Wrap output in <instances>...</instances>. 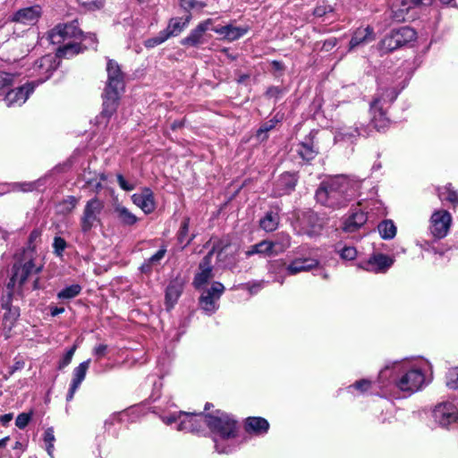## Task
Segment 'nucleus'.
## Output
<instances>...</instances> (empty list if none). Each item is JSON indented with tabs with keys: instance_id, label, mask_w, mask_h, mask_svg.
<instances>
[{
	"instance_id": "4d7b16f0",
	"label": "nucleus",
	"mask_w": 458,
	"mask_h": 458,
	"mask_svg": "<svg viewBox=\"0 0 458 458\" xmlns=\"http://www.w3.org/2000/svg\"><path fill=\"white\" fill-rule=\"evenodd\" d=\"M371 386V382L368 379H361L349 386V389H356L360 393L368 391Z\"/></svg>"
},
{
	"instance_id": "49530a36",
	"label": "nucleus",
	"mask_w": 458,
	"mask_h": 458,
	"mask_svg": "<svg viewBox=\"0 0 458 458\" xmlns=\"http://www.w3.org/2000/svg\"><path fill=\"white\" fill-rule=\"evenodd\" d=\"M446 385L449 388L458 389V368L451 369L446 376Z\"/></svg>"
},
{
	"instance_id": "39448f33",
	"label": "nucleus",
	"mask_w": 458,
	"mask_h": 458,
	"mask_svg": "<svg viewBox=\"0 0 458 458\" xmlns=\"http://www.w3.org/2000/svg\"><path fill=\"white\" fill-rule=\"evenodd\" d=\"M199 306L208 314L214 313L217 308V301L225 291V286L219 282H214L209 287L200 288Z\"/></svg>"
},
{
	"instance_id": "9b49d317",
	"label": "nucleus",
	"mask_w": 458,
	"mask_h": 458,
	"mask_svg": "<svg viewBox=\"0 0 458 458\" xmlns=\"http://www.w3.org/2000/svg\"><path fill=\"white\" fill-rule=\"evenodd\" d=\"M208 414L178 412L179 424L177 429L180 431L199 432L204 424H207Z\"/></svg>"
},
{
	"instance_id": "e433bc0d",
	"label": "nucleus",
	"mask_w": 458,
	"mask_h": 458,
	"mask_svg": "<svg viewBox=\"0 0 458 458\" xmlns=\"http://www.w3.org/2000/svg\"><path fill=\"white\" fill-rule=\"evenodd\" d=\"M381 50L385 53L393 52L401 47L394 36L390 32L386 35L380 43Z\"/></svg>"
},
{
	"instance_id": "b1692460",
	"label": "nucleus",
	"mask_w": 458,
	"mask_h": 458,
	"mask_svg": "<svg viewBox=\"0 0 458 458\" xmlns=\"http://www.w3.org/2000/svg\"><path fill=\"white\" fill-rule=\"evenodd\" d=\"M3 308L7 310L4 315L3 327L4 334L5 337L8 338L11 336V330L19 318L20 312L17 308L8 307L7 303H3Z\"/></svg>"
},
{
	"instance_id": "680f3d73",
	"label": "nucleus",
	"mask_w": 458,
	"mask_h": 458,
	"mask_svg": "<svg viewBox=\"0 0 458 458\" xmlns=\"http://www.w3.org/2000/svg\"><path fill=\"white\" fill-rule=\"evenodd\" d=\"M188 231H189V219H184V221L182 223V226L180 229L179 235H178V239L181 243H183L184 238L187 235Z\"/></svg>"
},
{
	"instance_id": "1a4fd4ad",
	"label": "nucleus",
	"mask_w": 458,
	"mask_h": 458,
	"mask_svg": "<svg viewBox=\"0 0 458 458\" xmlns=\"http://www.w3.org/2000/svg\"><path fill=\"white\" fill-rule=\"evenodd\" d=\"M394 261V259L387 255L375 253L367 260L360 262L358 267L375 274H384L392 267Z\"/></svg>"
},
{
	"instance_id": "79ce46f5",
	"label": "nucleus",
	"mask_w": 458,
	"mask_h": 458,
	"mask_svg": "<svg viewBox=\"0 0 458 458\" xmlns=\"http://www.w3.org/2000/svg\"><path fill=\"white\" fill-rule=\"evenodd\" d=\"M180 6L186 12H191L192 9H203L207 6L205 2L197 0H179Z\"/></svg>"
},
{
	"instance_id": "c756f323",
	"label": "nucleus",
	"mask_w": 458,
	"mask_h": 458,
	"mask_svg": "<svg viewBox=\"0 0 458 458\" xmlns=\"http://www.w3.org/2000/svg\"><path fill=\"white\" fill-rule=\"evenodd\" d=\"M184 29L185 28L182 22V18L174 17L169 20L166 28L162 31L168 39L172 37H176L180 35Z\"/></svg>"
},
{
	"instance_id": "5701e85b",
	"label": "nucleus",
	"mask_w": 458,
	"mask_h": 458,
	"mask_svg": "<svg viewBox=\"0 0 458 458\" xmlns=\"http://www.w3.org/2000/svg\"><path fill=\"white\" fill-rule=\"evenodd\" d=\"M301 225L303 233L312 236L321 231L324 224L316 214L310 213L307 217L303 218Z\"/></svg>"
},
{
	"instance_id": "412c9836",
	"label": "nucleus",
	"mask_w": 458,
	"mask_h": 458,
	"mask_svg": "<svg viewBox=\"0 0 458 458\" xmlns=\"http://www.w3.org/2000/svg\"><path fill=\"white\" fill-rule=\"evenodd\" d=\"M318 265V260L313 259H296L287 267V274L290 276L301 272L309 271Z\"/></svg>"
},
{
	"instance_id": "f704fd0d",
	"label": "nucleus",
	"mask_w": 458,
	"mask_h": 458,
	"mask_svg": "<svg viewBox=\"0 0 458 458\" xmlns=\"http://www.w3.org/2000/svg\"><path fill=\"white\" fill-rule=\"evenodd\" d=\"M438 195L440 199L443 201H448L451 203L458 202V194L451 186V184H447L439 188Z\"/></svg>"
},
{
	"instance_id": "f3484780",
	"label": "nucleus",
	"mask_w": 458,
	"mask_h": 458,
	"mask_svg": "<svg viewBox=\"0 0 458 458\" xmlns=\"http://www.w3.org/2000/svg\"><path fill=\"white\" fill-rule=\"evenodd\" d=\"M90 360H87L81 363H80L72 371V379L71 383V386L69 389V393L67 394V401H70L73 398V395L82 381L85 379L87 371L89 368Z\"/></svg>"
},
{
	"instance_id": "a878e982",
	"label": "nucleus",
	"mask_w": 458,
	"mask_h": 458,
	"mask_svg": "<svg viewBox=\"0 0 458 458\" xmlns=\"http://www.w3.org/2000/svg\"><path fill=\"white\" fill-rule=\"evenodd\" d=\"M367 221V216L363 212H355L349 216L343 225V230L347 233H352L358 230Z\"/></svg>"
},
{
	"instance_id": "6ab92c4d",
	"label": "nucleus",
	"mask_w": 458,
	"mask_h": 458,
	"mask_svg": "<svg viewBox=\"0 0 458 458\" xmlns=\"http://www.w3.org/2000/svg\"><path fill=\"white\" fill-rule=\"evenodd\" d=\"M212 278L213 275L210 266V257L208 255L199 265V272L195 276L194 285L198 289L204 288L208 282Z\"/></svg>"
},
{
	"instance_id": "4c0bfd02",
	"label": "nucleus",
	"mask_w": 458,
	"mask_h": 458,
	"mask_svg": "<svg viewBox=\"0 0 458 458\" xmlns=\"http://www.w3.org/2000/svg\"><path fill=\"white\" fill-rule=\"evenodd\" d=\"M286 93V89L284 87L278 86H270L265 92V97L267 99H273L274 101H277Z\"/></svg>"
},
{
	"instance_id": "e2e57ef3",
	"label": "nucleus",
	"mask_w": 458,
	"mask_h": 458,
	"mask_svg": "<svg viewBox=\"0 0 458 458\" xmlns=\"http://www.w3.org/2000/svg\"><path fill=\"white\" fill-rule=\"evenodd\" d=\"M267 250H266L265 256L272 257L280 254L281 252L277 250L276 245L274 242L267 241Z\"/></svg>"
},
{
	"instance_id": "6e6d98bb",
	"label": "nucleus",
	"mask_w": 458,
	"mask_h": 458,
	"mask_svg": "<svg viewBox=\"0 0 458 458\" xmlns=\"http://www.w3.org/2000/svg\"><path fill=\"white\" fill-rule=\"evenodd\" d=\"M300 156L306 160H311L316 155V151L310 146L302 144L299 149Z\"/></svg>"
},
{
	"instance_id": "2f4dec72",
	"label": "nucleus",
	"mask_w": 458,
	"mask_h": 458,
	"mask_svg": "<svg viewBox=\"0 0 458 458\" xmlns=\"http://www.w3.org/2000/svg\"><path fill=\"white\" fill-rule=\"evenodd\" d=\"M114 213L116 214L119 221L126 225H132L137 222V217L134 216L127 208L117 205L114 208Z\"/></svg>"
},
{
	"instance_id": "69168bd1",
	"label": "nucleus",
	"mask_w": 458,
	"mask_h": 458,
	"mask_svg": "<svg viewBox=\"0 0 458 458\" xmlns=\"http://www.w3.org/2000/svg\"><path fill=\"white\" fill-rule=\"evenodd\" d=\"M117 181L120 187L124 191H129L134 189V184L129 183L121 174L117 176Z\"/></svg>"
},
{
	"instance_id": "de8ad7c7",
	"label": "nucleus",
	"mask_w": 458,
	"mask_h": 458,
	"mask_svg": "<svg viewBox=\"0 0 458 458\" xmlns=\"http://www.w3.org/2000/svg\"><path fill=\"white\" fill-rule=\"evenodd\" d=\"M167 38L163 33V31H159L158 34L153 38H150L145 41V47L148 48L155 47L158 45H161L165 41H166Z\"/></svg>"
},
{
	"instance_id": "bb28decb",
	"label": "nucleus",
	"mask_w": 458,
	"mask_h": 458,
	"mask_svg": "<svg viewBox=\"0 0 458 458\" xmlns=\"http://www.w3.org/2000/svg\"><path fill=\"white\" fill-rule=\"evenodd\" d=\"M295 184L296 178L293 174L285 173L282 174L276 183L278 194L282 195L289 192L295 187Z\"/></svg>"
},
{
	"instance_id": "8fccbe9b",
	"label": "nucleus",
	"mask_w": 458,
	"mask_h": 458,
	"mask_svg": "<svg viewBox=\"0 0 458 458\" xmlns=\"http://www.w3.org/2000/svg\"><path fill=\"white\" fill-rule=\"evenodd\" d=\"M80 4L88 10H98L104 6L105 0H77Z\"/></svg>"
},
{
	"instance_id": "72a5a7b5",
	"label": "nucleus",
	"mask_w": 458,
	"mask_h": 458,
	"mask_svg": "<svg viewBox=\"0 0 458 458\" xmlns=\"http://www.w3.org/2000/svg\"><path fill=\"white\" fill-rule=\"evenodd\" d=\"M390 120L387 116H372L369 120V132L374 129L377 131H381L389 127Z\"/></svg>"
},
{
	"instance_id": "423d86ee",
	"label": "nucleus",
	"mask_w": 458,
	"mask_h": 458,
	"mask_svg": "<svg viewBox=\"0 0 458 458\" xmlns=\"http://www.w3.org/2000/svg\"><path fill=\"white\" fill-rule=\"evenodd\" d=\"M452 225L451 214L444 209L436 210L429 219L430 233L437 239L445 237Z\"/></svg>"
},
{
	"instance_id": "a211bd4d",
	"label": "nucleus",
	"mask_w": 458,
	"mask_h": 458,
	"mask_svg": "<svg viewBox=\"0 0 458 458\" xmlns=\"http://www.w3.org/2000/svg\"><path fill=\"white\" fill-rule=\"evenodd\" d=\"M212 30L228 41H234L244 36L249 29L247 27H235L232 24L212 28Z\"/></svg>"
},
{
	"instance_id": "4468645a",
	"label": "nucleus",
	"mask_w": 458,
	"mask_h": 458,
	"mask_svg": "<svg viewBox=\"0 0 458 458\" xmlns=\"http://www.w3.org/2000/svg\"><path fill=\"white\" fill-rule=\"evenodd\" d=\"M41 14L42 9L40 5L36 4L19 9L12 15L10 21L30 26L38 22Z\"/></svg>"
},
{
	"instance_id": "c9c22d12",
	"label": "nucleus",
	"mask_w": 458,
	"mask_h": 458,
	"mask_svg": "<svg viewBox=\"0 0 458 458\" xmlns=\"http://www.w3.org/2000/svg\"><path fill=\"white\" fill-rule=\"evenodd\" d=\"M278 225V216L276 213L269 212L260 220V226L267 232H272Z\"/></svg>"
},
{
	"instance_id": "3c124183",
	"label": "nucleus",
	"mask_w": 458,
	"mask_h": 458,
	"mask_svg": "<svg viewBox=\"0 0 458 458\" xmlns=\"http://www.w3.org/2000/svg\"><path fill=\"white\" fill-rule=\"evenodd\" d=\"M80 39H81L80 43H81V44H82V42H86V44L82 47L84 49L89 48V47L96 48V47H97V42H98L97 37L93 33L84 34L82 32V36H81Z\"/></svg>"
},
{
	"instance_id": "2eb2a0df",
	"label": "nucleus",
	"mask_w": 458,
	"mask_h": 458,
	"mask_svg": "<svg viewBox=\"0 0 458 458\" xmlns=\"http://www.w3.org/2000/svg\"><path fill=\"white\" fill-rule=\"evenodd\" d=\"M435 420L441 426L446 427L457 420V410L452 403L437 405L433 411Z\"/></svg>"
},
{
	"instance_id": "9d476101",
	"label": "nucleus",
	"mask_w": 458,
	"mask_h": 458,
	"mask_svg": "<svg viewBox=\"0 0 458 458\" xmlns=\"http://www.w3.org/2000/svg\"><path fill=\"white\" fill-rule=\"evenodd\" d=\"M212 24V19H207L200 21L190 31L187 37L181 39L180 44L185 47H199L208 41L206 32L209 30Z\"/></svg>"
},
{
	"instance_id": "37998d69",
	"label": "nucleus",
	"mask_w": 458,
	"mask_h": 458,
	"mask_svg": "<svg viewBox=\"0 0 458 458\" xmlns=\"http://www.w3.org/2000/svg\"><path fill=\"white\" fill-rule=\"evenodd\" d=\"M267 247H268V245H267V241H262L257 244L250 246V248L245 251V256L247 258H249L254 254L265 255L266 250H267Z\"/></svg>"
},
{
	"instance_id": "58836bf2",
	"label": "nucleus",
	"mask_w": 458,
	"mask_h": 458,
	"mask_svg": "<svg viewBox=\"0 0 458 458\" xmlns=\"http://www.w3.org/2000/svg\"><path fill=\"white\" fill-rule=\"evenodd\" d=\"M81 291V287L79 284H72L64 290L60 291L57 294L59 299H72L77 296Z\"/></svg>"
},
{
	"instance_id": "f03ea898",
	"label": "nucleus",
	"mask_w": 458,
	"mask_h": 458,
	"mask_svg": "<svg viewBox=\"0 0 458 458\" xmlns=\"http://www.w3.org/2000/svg\"><path fill=\"white\" fill-rule=\"evenodd\" d=\"M431 368L428 362L420 365L398 364L393 367L394 386L402 392L413 394L428 383L427 374Z\"/></svg>"
},
{
	"instance_id": "13d9d810",
	"label": "nucleus",
	"mask_w": 458,
	"mask_h": 458,
	"mask_svg": "<svg viewBox=\"0 0 458 458\" xmlns=\"http://www.w3.org/2000/svg\"><path fill=\"white\" fill-rule=\"evenodd\" d=\"M165 250H159L157 251L153 256H151L148 259V264L142 266L143 271H148L149 265H154L157 263L160 259H162L165 256Z\"/></svg>"
},
{
	"instance_id": "338daca9",
	"label": "nucleus",
	"mask_w": 458,
	"mask_h": 458,
	"mask_svg": "<svg viewBox=\"0 0 458 458\" xmlns=\"http://www.w3.org/2000/svg\"><path fill=\"white\" fill-rule=\"evenodd\" d=\"M337 44V39L335 38H330L327 39L323 44V48L327 51L333 49Z\"/></svg>"
},
{
	"instance_id": "f8f14e48",
	"label": "nucleus",
	"mask_w": 458,
	"mask_h": 458,
	"mask_svg": "<svg viewBox=\"0 0 458 458\" xmlns=\"http://www.w3.org/2000/svg\"><path fill=\"white\" fill-rule=\"evenodd\" d=\"M103 207V202L96 198L87 202L83 215L81 218V229L83 232L89 231L98 221V216L100 215Z\"/></svg>"
},
{
	"instance_id": "a19ab883",
	"label": "nucleus",
	"mask_w": 458,
	"mask_h": 458,
	"mask_svg": "<svg viewBox=\"0 0 458 458\" xmlns=\"http://www.w3.org/2000/svg\"><path fill=\"white\" fill-rule=\"evenodd\" d=\"M55 441V437L54 435V429L52 428H48L44 433V442L46 444V450L49 456L53 457L54 454V443Z\"/></svg>"
},
{
	"instance_id": "393cba45",
	"label": "nucleus",
	"mask_w": 458,
	"mask_h": 458,
	"mask_svg": "<svg viewBox=\"0 0 458 458\" xmlns=\"http://www.w3.org/2000/svg\"><path fill=\"white\" fill-rule=\"evenodd\" d=\"M400 47H403L416 38V31L409 26H403L391 30Z\"/></svg>"
},
{
	"instance_id": "774afa93",
	"label": "nucleus",
	"mask_w": 458,
	"mask_h": 458,
	"mask_svg": "<svg viewBox=\"0 0 458 458\" xmlns=\"http://www.w3.org/2000/svg\"><path fill=\"white\" fill-rule=\"evenodd\" d=\"M162 420L166 425H171L172 423H174V422L179 423L178 412L169 415V416H164V417H162Z\"/></svg>"
},
{
	"instance_id": "c03bdc74",
	"label": "nucleus",
	"mask_w": 458,
	"mask_h": 458,
	"mask_svg": "<svg viewBox=\"0 0 458 458\" xmlns=\"http://www.w3.org/2000/svg\"><path fill=\"white\" fill-rule=\"evenodd\" d=\"M386 102L382 98H375L373 101L370 103V112L376 114H386V109L385 108V105Z\"/></svg>"
},
{
	"instance_id": "bf43d9fd",
	"label": "nucleus",
	"mask_w": 458,
	"mask_h": 458,
	"mask_svg": "<svg viewBox=\"0 0 458 458\" xmlns=\"http://www.w3.org/2000/svg\"><path fill=\"white\" fill-rule=\"evenodd\" d=\"M31 414L22 412L19 414L15 420V425L19 428H24L30 422Z\"/></svg>"
},
{
	"instance_id": "0e129e2a",
	"label": "nucleus",
	"mask_w": 458,
	"mask_h": 458,
	"mask_svg": "<svg viewBox=\"0 0 458 458\" xmlns=\"http://www.w3.org/2000/svg\"><path fill=\"white\" fill-rule=\"evenodd\" d=\"M107 348L108 346L106 344H98L94 347L92 352L98 359H100L106 355Z\"/></svg>"
},
{
	"instance_id": "4be33fe9",
	"label": "nucleus",
	"mask_w": 458,
	"mask_h": 458,
	"mask_svg": "<svg viewBox=\"0 0 458 458\" xmlns=\"http://www.w3.org/2000/svg\"><path fill=\"white\" fill-rule=\"evenodd\" d=\"M269 423L261 417H250L245 421V429L248 433L262 435L267 432Z\"/></svg>"
},
{
	"instance_id": "09e8293b",
	"label": "nucleus",
	"mask_w": 458,
	"mask_h": 458,
	"mask_svg": "<svg viewBox=\"0 0 458 458\" xmlns=\"http://www.w3.org/2000/svg\"><path fill=\"white\" fill-rule=\"evenodd\" d=\"M78 200L74 197H68L59 206V211L62 213L71 212L77 205Z\"/></svg>"
},
{
	"instance_id": "cd10ccee",
	"label": "nucleus",
	"mask_w": 458,
	"mask_h": 458,
	"mask_svg": "<svg viewBox=\"0 0 458 458\" xmlns=\"http://www.w3.org/2000/svg\"><path fill=\"white\" fill-rule=\"evenodd\" d=\"M83 50L84 48L82 47L81 43L69 42L58 47L56 56L59 58H70L75 55H78Z\"/></svg>"
},
{
	"instance_id": "6e6552de",
	"label": "nucleus",
	"mask_w": 458,
	"mask_h": 458,
	"mask_svg": "<svg viewBox=\"0 0 458 458\" xmlns=\"http://www.w3.org/2000/svg\"><path fill=\"white\" fill-rule=\"evenodd\" d=\"M81 36H82V31L79 28L77 20L56 25L49 34L51 41L55 44H59L62 40L68 38H80Z\"/></svg>"
},
{
	"instance_id": "c85d7f7f",
	"label": "nucleus",
	"mask_w": 458,
	"mask_h": 458,
	"mask_svg": "<svg viewBox=\"0 0 458 458\" xmlns=\"http://www.w3.org/2000/svg\"><path fill=\"white\" fill-rule=\"evenodd\" d=\"M34 266L31 261L25 263L21 267H14V273L11 279L13 284H22L28 278V276L33 271Z\"/></svg>"
},
{
	"instance_id": "5fc2aeb1",
	"label": "nucleus",
	"mask_w": 458,
	"mask_h": 458,
	"mask_svg": "<svg viewBox=\"0 0 458 458\" xmlns=\"http://www.w3.org/2000/svg\"><path fill=\"white\" fill-rule=\"evenodd\" d=\"M274 243L276 245L277 250L281 253H283L291 245L290 236L288 234H282L280 236V239L277 241H275Z\"/></svg>"
},
{
	"instance_id": "7ed1b4c3",
	"label": "nucleus",
	"mask_w": 458,
	"mask_h": 458,
	"mask_svg": "<svg viewBox=\"0 0 458 458\" xmlns=\"http://www.w3.org/2000/svg\"><path fill=\"white\" fill-rule=\"evenodd\" d=\"M107 81L103 98V110L100 114H114L117 111L120 98L124 91V74L120 65L114 60L109 59L106 65Z\"/></svg>"
},
{
	"instance_id": "aec40b11",
	"label": "nucleus",
	"mask_w": 458,
	"mask_h": 458,
	"mask_svg": "<svg viewBox=\"0 0 458 458\" xmlns=\"http://www.w3.org/2000/svg\"><path fill=\"white\" fill-rule=\"evenodd\" d=\"M374 39L373 29L370 27L357 29L349 43V50H353L359 46Z\"/></svg>"
},
{
	"instance_id": "dca6fc26",
	"label": "nucleus",
	"mask_w": 458,
	"mask_h": 458,
	"mask_svg": "<svg viewBox=\"0 0 458 458\" xmlns=\"http://www.w3.org/2000/svg\"><path fill=\"white\" fill-rule=\"evenodd\" d=\"M132 202L139 207L145 214L152 213L156 208L154 194L148 188H144L140 191L131 196Z\"/></svg>"
},
{
	"instance_id": "7c9ffc66",
	"label": "nucleus",
	"mask_w": 458,
	"mask_h": 458,
	"mask_svg": "<svg viewBox=\"0 0 458 458\" xmlns=\"http://www.w3.org/2000/svg\"><path fill=\"white\" fill-rule=\"evenodd\" d=\"M182 290V284L179 282H172L166 289L165 301L169 308H172L177 301Z\"/></svg>"
},
{
	"instance_id": "20e7f679",
	"label": "nucleus",
	"mask_w": 458,
	"mask_h": 458,
	"mask_svg": "<svg viewBox=\"0 0 458 458\" xmlns=\"http://www.w3.org/2000/svg\"><path fill=\"white\" fill-rule=\"evenodd\" d=\"M207 425L214 434L215 445L219 453H227L229 450L224 446V442L234 439L238 435L237 421L229 414L216 411L208 414Z\"/></svg>"
},
{
	"instance_id": "473e14b6",
	"label": "nucleus",
	"mask_w": 458,
	"mask_h": 458,
	"mask_svg": "<svg viewBox=\"0 0 458 458\" xmlns=\"http://www.w3.org/2000/svg\"><path fill=\"white\" fill-rule=\"evenodd\" d=\"M378 232L383 239H393L396 234V227L391 220H386L378 225Z\"/></svg>"
},
{
	"instance_id": "052dcab7",
	"label": "nucleus",
	"mask_w": 458,
	"mask_h": 458,
	"mask_svg": "<svg viewBox=\"0 0 458 458\" xmlns=\"http://www.w3.org/2000/svg\"><path fill=\"white\" fill-rule=\"evenodd\" d=\"M54 249H55V252L60 256L62 254V252L64 251V250L65 249L66 247V242L64 239H62L61 237H55V240H54Z\"/></svg>"
},
{
	"instance_id": "0eeeda50",
	"label": "nucleus",
	"mask_w": 458,
	"mask_h": 458,
	"mask_svg": "<svg viewBox=\"0 0 458 458\" xmlns=\"http://www.w3.org/2000/svg\"><path fill=\"white\" fill-rule=\"evenodd\" d=\"M38 86V83L35 81H27L21 86L7 90L3 100L7 106H21Z\"/></svg>"
},
{
	"instance_id": "603ef678",
	"label": "nucleus",
	"mask_w": 458,
	"mask_h": 458,
	"mask_svg": "<svg viewBox=\"0 0 458 458\" xmlns=\"http://www.w3.org/2000/svg\"><path fill=\"white\" fill-rule=\"evenodd\" d=\"M340 257L345 260H353L357 257V250L354 247L345 246L339 250Z\"/></svg>"
},
{
	"instance_id": "a18cd8bd",
	"label": "nucleus",
	"mask_w": 458,
	"mask_h": 458,
	"mask_svg": "<svg viewBox=\"0 0 458 458\" xmlns=\"http://www.w3.org/2000/svg\"><path fill=\"white\" fill-rule=\"evenodd\" d=\"M13 81V74L0 72V95L6 93L8 87L12 85Z\"/></svg>"
},
{
	"instance_id": "ea45409f",
	"label": "nucleus",
	"mask_w": 458,
	"mask_h": 458,
	"mask_svg": "<svg viewBox=\"0 0 458 458\" xmlns=\"http://www.w3.org/2000/svg\"><path fill=\"white\" fill-rule=\"evenodd\" d=\"M279 121L276 118L270 119L269 121L264 123L257 131V138L259 140H264L267 139V132L272 130Z\"/></svg>"
},
{
	"instance_id": "f257e3e1",
	"label": "nucleus",
	"mask_w": 458,
	"mask_h": 458,
	"mask_svg": "<svg viewBox=\"0 0 458 458\" xmlns=\"http://www.w3.org/2000/svg\"><path fill=\"white\" fill-rule=\"evenodd\" d=\"M357 189L358 182L340 175L323 182L316 192V199L322 205L338 208L350 200Z\"/></svg>"
},
{
	"instance_id": "864d4df0",
	"label": "nucleus",
	"mask_w": 458,
	"mask_h": 458,
	"mask_svg": "<svg viewBox=\"0 0 458 458\" xmlns=\"http://www.w3.org/2000/svg\"><path fill=\"white\" fill-rule=\"evenodd\" d=\"M76 349H77V345L74 344L70 350L67 351V352L64 354V356L60 360L59 365H58V368L60 369H63L64 368H65L66 366H68L71 363Z\"/></svg>"
},
{
	"instance_id": "ddd939ff",
	"label": "nucleus",
	"mask_w": 458,
	"mask_h": 458,
	"mask_svg": "<svg viewBox=\"0 0 458 458\" xmlns=\"http://www.w3.org/2000/svg\"><path fill=\"white\" fill-rule=\"evenodd\" d=\"M57 67L55 57L51 55H47L37 60L32 67V70L37 72L40 79L34 81L36 83L41 84L49 79Z\"/></svg>"
}]
</instances>
